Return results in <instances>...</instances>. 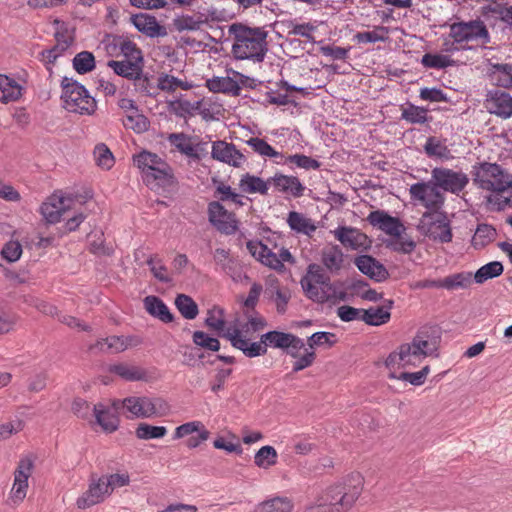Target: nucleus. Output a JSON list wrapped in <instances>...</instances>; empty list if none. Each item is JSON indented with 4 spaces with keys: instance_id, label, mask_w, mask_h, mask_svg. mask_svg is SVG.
<instances>
[{
    "instance_id": "obj_1",
    "label": "nucleus",
    "mask_w": 512,
    "mask_h": 512,
    "mask_svg": "<svg viewBox=\"0 0 512 512\" xmlns=\"http://www.w3.org/2000/svg\"><path fill=\"white\" fill-rule=\"evenodd\" d=\"M363 483L359 473H352L343 481L329 486L316 503L306 506L303 512H329L328 506L332 507V512H347L362 494Z\"/></svg>"
},
{
    "instance_id": "obj_2",
    "label": "nucleus",
    "mask_w": 512,
    "mask_h": 512,
    "mask_svg": "<svg viewBox=\"0 0 512 512\" xmlns=\"http://www.w3.org/2000/svg\"><path fill=\"white\" fill-rule=\"evenodd\" d=\"M367 222L381 231L387 237H378L379 243L375 245L378 253H382L381 247H384L389 253L411 254L416 247V243L407 237L406 226L397 216H392L388 211L377 209L371 211Z\"/></svg>"
},
{
    "instance_id": "obj_3",
    "label": "nucleus",
    "mask_w": 512,
    "mask_h": 512,
    "mask_svg": "<svg viewBox=\"0 0 512 512\" xmlns=\"http://www.w3.org/2000/svg\"><path fill=\"white\" fill-rule=\"evenodd\" d=\"M228 32L233 36L232 55L235 60L263 62L268 48V31L263 27H251L242 22H234Z\"/></svg>"
},
{
    "instance_id": "obj_4",
    "label": "nucleus",
    "mask_w": 512,
    "mask_h": 512,
    "mask_svg": "<svg viewBox=\"0 0 512 512\" xmlns=\"http://www.w3.org/2000/svg\"><path fill=\"white\" fill-rule=\"evenodd\" d=\"M134 165L140 169L144 184L152 191L173 192L179 181L171 165L158 154L143 149L133 155Z\"/></svg>"
},
{
    "instance_id": "obj_5",
    "label": "nucleus",
    "mask_w": 512,
    "mask_h": 512,
    "mask_svg": "<svg viewBox=\"0 0 512 512\" xmlns=\"http://www.w3.org/2000/svg\"><path fill=\"white\" fill-rule=\"evenodd\" d=\"M443 189L437 187L433 181H419L414 183L409 188L410 197L414 201L420 202L427 210L422 214L421 217V228L430 231L435 225L434 222L425 223L431 216H435V213H441L442 207L445 203V195L442 192Z\"/></svg>"
},
{
    "instance_id": "obj_6",
    "label": "nucleus",
    "mask_w": 512,
    "mask_h": 512,
    "mask_svg": "<svg viewBox=\"0 0 512 512\" xmlns=\"http://www.w3.org/2000/svg\"><path fill=\"white\" fill-rule=\"evenodd\" d=\"M294 334L279 330H270L260 336L259 341H251L246 339H235L236 346L240 347V351L247 358H256L267 354L268 348L286 349L290 339Z\"/></svg>"
},
{
    "instance_id": "obj_7",
    "label": "nucleus",
    "mask_w": 512,
    "mask_h": 512,
    "mask_svg": "<svg viewBox=\"0 0 512 512\" xmlns=\"http://www.w3.org/2000/svg\"><path fill=\"white\" fill-rule=\"evenodd\" d=\"M449 36L457 44L478 39L482 40L484 44L490 42L488 28L480 18L452 23Z\"/></svg>"
},
{
    "instance_id": "obj_8",
    "label": "nucleus",
    "mask_w": 512,
    "mask_h": 512,
    "mask_svg": "<svg viewBox=\"0 0 512 512\" xmlns=\"http://www.w3.org/2000/svg\"><path fill=\"white\" fill-rule=\"evenodd\" d=\"M62 93L60 99L63 101L74 98L76 95L81 97H86V105L80 107V109H70L72 113H78L81 115H92L95 113L97 109V101L94 97H92L86 87L78 82L77 80L64 76L61 79L60 83Z\"/></svg>"
},
{
    "instance_id": "obj_9",
    "label": "nucleus",
    "mask_w": 512,
    "mask_h": 512,
    "mask_svg": "<svg viewBox=\"0 0 512 512\" xmlns=\"http://www.w3.org/2000/svg\"><path fill=\"white\" fill-rule=\"evenodd\" d=\"M431 181L443 191L458 195L469 183L465 173L457 172L445 167H435L431 171Z\"/></svg>"
},
{
    "instance_id": "obj_10",
    "label": "nucleus",
    "mask_w": 512,
    "mask_h": 512,
    "mask_svg": "<svg viewBox=\"0 0 512 512\" xmlns=\"http://www.w3.org/2000/svg\"><path fill=\"white\" fill-rule=\"evenodd\" d=\"M209 222L218 231L232 235L238 230V220L233 212H229L220 201L208 204Z\"/></svg>"
},
{
    "instance_id": "obj_11",
    "label": "nucleus",
    "mask_w": 512,
    "mask_h": 512,
    "mask_svg": "<svg viewBox=\"0 0 512 512\" xmlns=\"http://www.w3.org/2000/svg\"><path fill=\"white\" fill-rule=\"evenodd\" d=\"M126 398L114 399L111 403V408L114 413H110L102 403L94 405L93 412L96 423L107 433H113L118 430L120 419L118 413L120 410H125Z\"/></svg>"
},
{
    "instance_id": "obj_12",
    "label": "nucleus",
    "mask_w": 512,
    "mask_h": 512,
    "mask_svg": "<svg viewBox=\"0 0 512 512\" xmlns=\"http://www.w3.org/2000/svg\"><path fill=\"white\" fill-rule=\"evenodd\" d=\"M335 238L345 247L356 251H367L372 246V240L361 230L340 225L334 230Z\"/></svg>"
},
{
    "instance_id": "obj_13",
    "label": "nucleus",
    "mask_w": 512,
    "mask_h": 512,
    "mask_svg": "<svg viewBox=\"0 0 512 512\" xmlns=\"http://www.w3.org/2000/svg\"><path fill=\"white\" fill-rule=\"evenodd\" d=\"M193 137L185 134L183 132L180 133H170L167 136L168 142L175 146L177 151L187 156L188 158H191L193 160L200 161L203 157H205L208 154L207 151V142L199 141L196 144L187 143V141H190Z\"/></svg>"
},
{
    "instance_id": "obj_14",
    "label": "nucleus",
    "mask_w": 512,
    "mask_h": 512,
    "mask_svg": "<svg viewBox=\"0 0 512 512\" xmlns=\"http://www.w3.org/2000/svg\"><path fill=\"white\" fill-rule=\"evenodd\" d=\"M34 468V461L31 457H23L18 462L14 471V484L11 490V497L14 502H21L26 496L28 479Z\"/></svg>"
},
{
    "instance_id": "obj_15",
    "label": "nucleus",
    "mask_w": 512,
    "mask_h": 512,
    "mask_svg": "<svg viewBox=\"0 0 512 512\" xmlns=\"http://www.w3.org/2000/svg\"><path fill=\"white\" fill-rule=\"evenodd\" d=\"M484 106L489 113L500 118L508 119L512 116V96L505 91L489 90L484 100Z\"/></svg>"
},
{
    "instance_id": "obj_16",
    "label": "nucleus",
    "mask_w": 512,
    "mask_h": 512,
    "mask_svg": "<svg viewBox=\"0 0 512 512\" xmlns=\"http://www.w3.org/2000/svg\"><path fill=\"white\" fill-rule=\"evenodd\" d=\"M435 215L437 216L436 218H434V216H431V218H429L428 221L425 222L426 224L429 222L435 223V225L433 226V228L430 229V231H426V229L421 228V221L417 225V230L422 235L434 241H439L441 243L450 242L452 240L453 234L447 212L442 211L441 213H435Z\"/></svg>"
},
{
    "instance_id": "obj_17",
    "label": "nucleus",
    "mask_w": 512,
    "mask_h": 512,
    "mask_svg": "<svg viewBox=\"0 0 512 512\" xmlns=\"http://www.w3.org/2000/svg\"><path fill=\"white\" fill-rule=\"evenodd\" d=\"M130 23L142 34L149 38L165 37L168 32L164 25L160 24L157 18L148 13H136L130 17Z\"/></svg>"
},
{
    "instance_id": "obj_18",
    "label": "nucleus",
    "mask_w": 512,
    "mask_h": 512,
    "mask_svg": "<svg viewBox=\"0 0 512 512\" xmlns=\"http://www.w3.org/2000/svg\"><path fill=\"white\" fill-rule=\"evenodd\" d=\"M218 313L220 315L219 318H216L214 316L213 310H208L207 317L204 320V324L212 331L216 332L218 337L225 338L229 340L231 346L235 349L240 350L239 346H236L237 344L233 343L235 342V339H246V336L242 334V330L239 328H234L231 332L230 329L225 330L226 328V321L224 320V309L218 308Z\"/></svg>"
},
{
    "instance_id": "obj_19",
    "label": "nucleus",
    "mask_w": 512,
    "mask_h": 512,
    "mask_svg": "<svg viewBox=\"0 0 512 512\" xmlns=\"http://www.w3.org/2000/svg\"><path fill=\"white\" fill-rule=\"evenodd\" d=\"M108 372L114 375H117L121 379L128 381V382H136V381H143V382H150L155 377V368L153 372L147 371L146 369L135 366V365H128L126 363H115L110 364L108 366Z\"/></svg>"
},
{
    "instance_id": "obj_20",
    "label": "nucleus",
    "mask_w": 512,
    "mask_h": 512,
    "mask_svg": "<svg viewBox=\"0 0 512 512\" xmlns=\"http://www.w3.org/2000/svg\"><path fill=\"white\" fill-rule=\"evenodd\" d=\"M106 494H109L106 481H104L103 478H96V476L92 474L88 490L76 501L77 507L79 509H86L96 505L104 500Z\"/></svg>"
},
{
    "instance_id": "obj_21",
    "label": "nucleus",
    "mask_w": 512,
    "mask_h": 512,
    "mask_svg": "<svg viewBox=\"0 0 512 512\" xmlns=\"http://www.w3.org/2000/svg\"><path fill=\"white\" fill-rule=\"evenodd\" d=\"M358 270L374 282L381 283L389 277V271L377 258H352Z\"/></svg>"
},
{
    "instance_id": "obj_22",
    "label": "nucleus",
    "mask_w": 512,
    "mask_h": 512,
    "mask_svg": "<svg viewBox=\"0 0 512 512\" xmlns=\"http://www.w3.org/2000/svg\"><path fill=\"white\" fill-rule=\"evenodd\" d=\"M487 76L497 87L512 88V65L508 63H493L487 60Z\"/></svg>"
},
{
    "instance_id": "obj_23",
    "label": "nucleus",
    "mask_w": 512,
    "mask_h": 512,
    "mask_svg": "<svg viewBox=\"0 0 512 512\" xmlns=\"http://www.w3.org/2000/svg\"><path fill=\"white\" fill-rule=\"evenodd\" d=\"M438 347L432 346L427 340L417 338V334L414 336L411 343H403L399 346V359L401 361L409 355L412 356H438Z\"/></svg>"
},
{
    "instance_id": "obj_24",
    "label": "nucleus",
    "mask_w": 512,
    "mask_h": 512,
    "mask_svg": "<svg viewBox=\"0 0 512 512\" xmlns=\"http://www.w3.org/2000/svg\"><path fill=\"white\" fill-rule=\"evenodd\" d=\"M472 168L473 182L482 189H485L483 187L486 186L485 181H491L490 179L493 178L497 182V178L503 176L504 173V168L501 165L486 161L476 163Z\"/></svg>"
},
{
    "instance_id": "obj_25",
    "label": "nucleus",
    "mask_w": 512,
    "mask_h": 512,
    "mask_svg": "<svg viewBox=\"0 0 512 512\" xmlns=\"http://www.w3.org/2000/svg\"><path fill=\"white\" fill-rule=\"evenodd\" d=\"M65 197L52 194L40 206V213L48 224H55L60 221L63 214L67 212L64 206Z\"/></svg>"
},
{
    "instance_id": "obj_26",
    "label": "nucleus",
    "mask_w": 512,
    "mask_h": 512,
    "mask_svg": "<svg viewBox=\"0 0 512 512\" xmlns=\"http://www.w3.org/2000/svg\"><path fill=\"white\" fill-rule=\"evenodd\" d=\"M273 186L279 192L290 194L294 198L304 195L306 187L297 176L276 173L272 176Z\"/></svg>"
},
{
    "instance_id": "obj_27",
    "label": "nucleus",
    "mask_w": 512,
    "mask_h": 512,
    "mask_svg": "<svg viewBox=\"0 0 512 512\" xmlns=\"http://www.w3.org/2000/svg\"><path fill=\"white\" fill-rule=\"evenodd\" d=\"M146 312L162 321L163 323H171L175 320L174 314L170 311L166 303L156 295H148L143 300Z\"/></svg>"
},
{
    "instance_id": "obj_28",
    "label": "nucleus",
    "mask_w": 512,
    "mask_h": 512,
    "mask_svg": "<svg viewBox=\"0 0 512 512\" xmlns=\"http://www.w3.org/2000/svg\"><path fill=\"white\" fill-rule=\"evenodd\" d=\"M139 340L135 336H109L100 339L94 345L95 348L102 352L120 353L125 351L129 346H135Z\"/></svg>"
},
{
    "instance_id": "obj_29",
    "label": "nucleus",
    "mask_w": 512,
    "mask_h": 512,
    "mask_svg": "<svg viewBox=\"0 0 512 512\" xmlns=\"http://www.w3.org/2000/svg\"><path fill=\"white\" fill-rule=\"evenodd\" d=\"M205 86L212 93L230 94L234 97H238L241 94L239 82L229 76H214L206 80Z\"/></svg>"
},
{
    "instance_id": "obj_30",
    "label": "nucleus",
    "mask_w": 512,
    "mask_h": 512,
    "mask_svg": "<svg viewBox=\"0 0 512 512\" xmlns=\"http://www.w3.org/2000/svg\"><path fill=\"white\" fill-rule=\"evenodd\" d=\"M442 289L453 292L457 290L470 289L473 280V273L471 271H461L450 274L444 278H441Z\"/></svg>"
},
{
    "instance_id": "obj_31",
    "label": "nucleus",
    "mask_w": 512,
    "mask_h": 512,
    "mask_svg": "<svg viewBox=\"0 0 512 512\" xmlns=\"http://www.w3.org/2000/svg\"><path fill=\"white\" fill-rule=\"evenodd\" d=\"M235 150V145L233 143H228L223 140H218L213 142L211 157L214 160L219 162L228 164L235 168H239L241 166L240 161L233 159V151Z\"/></svg>"
},
{
    "instance_id": "obj_32",
    "label": "nucleus",
    "mask_w": 512,
    "mask_h": 512,
    "mask_svg": "<svg viewBox=\"0 0 512 512\" xmlns=\"http://www.w3.org/2000/svg\"><path fill=\"white\" fill-rule=\"evenodd\" d=\"M19 259L20 258H1L3 262H0V268L7 280L12 281L15 284H24L27 282L28 275L30 274L28 265L24 267L20 266L18 270H14V268L11 267Z\"/></svg>"
},
{
    "instance_id": "obj_33",
    "label": "nucleus",
    "mask_w": 512,
    "mask_h": 512,
    "mask_svg": "<svg viewBox=\"0 0 512 512\" xmlns=\"http://www.w3.org/2000/svg\"><path fill=\"white\" fill-rule=\"evenodd\" d=\"M23 86L8 75L0 74V91L2 97L0 101L7 104L16 101L22 96Z\"/></svg>"
},
{
    "instance_id": "obj_34",
    "label": "nucleus",
    "mask_w": 512,
    "mask_h": 512,
    "mask_svg": "<svg viewBox=\"0 0 512 512\" xmlns=\"http://www.w3.org/2000/svg\"><path fill=\"white\" fill-rule=\"evenodd\" d=\"M287 224L292 231L298 234L310 236L316 231V225L313 221L297 211H290L288 213Z\"/></svg>"
},
{
    "instance_id": "obj_35",
    "label": "nucleus",
    "mask_w": 512,
    "mask_h": 512,
    "mask_svg": "<svg viewBox=\"0 0 512 512\" xmlns=\"http://www.w3.org/2000/svg\"><path fill=\"white\" fill-rule=\"evenodd\" d=\"M406 105V108H402L401 120L411 124H424L432 120V117L428 116L427 107L417 106L411 102H407Z\"/></svg>"
},
{
    "instance_id": "obj_36",
    "label": "nucleus",
    "mask_w": 512,
    "mask_h": 512,
    "mask_svg": "<svg viewBox=\"0 0 512 512\" xmlns=\"http://www.w3.org/2000/svg\"><path fill=\"white\" fill-rule=\"evenodd\" d=\"M176 309L187 320L195 319L199 314V307L195 300L187 294H177L174 300Z\"/></svg>"
},
{
    "instance_id": "obj_37",
    "label": "nucleus",
    "mask_w": 512,
    "mask_h": 512,
    "mask_svg": "<svg viewBox=\"0 0 512 512\" xmlns=\"http://www.w3.org/2000/svg\"><path fill=\"white\" fill-rule=\"evenodd\" d=\"M239 188L246 193L255 194L259 193L261 195L268 194L267 183L264 180L256 175H252L250 173H246L241 176L239 182Z\"/></svg>"
},
{
    "instance_id": "obj_38",
    "label": "nucleus",
    "mask_w": 512,
    "mask_h": 512,
    "mask_svg": "<svg viewBox=\"0 0 512 512\" xmlns=\"http://www.w3.org/2000/svg\"><path fill=\"white\" fill-rule=\"evenodd\" d=\"M294 504L288 497L276 496L257 505L256 512H291Z\"/></svg>"
},
{
    "instance_id": "obj_39",
    "label": "nucleus",
    "mask_w": 512,
    "mask_h": 512,
    "mask_svg": "<svg viewBox=\"0 0 512 512\" xmlns=\"http://www.w3.org/2000/svg\"><path fill=\"white\" fill-rule=\"evenodd\" d=\"M504 271V266L500 261H491L481 266L473 273V280L476 284H483L490 279L500 276Z\"/></svg>"
},
{
    "instance_id": "obj_40",
    "label": "nucleus",
    "mask_w": 512,
    "mask_h": 512,
    "mask_svg": "<svg viewBox=\"0 0 512 512\" xmlns=\"http://www.w3.org/2000/svg\"><path fill=\"white\" fill-rule=\"evenodd\" d=\"M216 265L221 268L233 281L238 282L242 279H248L244 271L243 264L239 261V258H220Z\"/></svg>"
},
{
    "instance_id": "obj_41",
    "label": "nucleus",
    "mask_w": 512,
    "mask_h": 512,
    "mask_svg": "<svg viewBox=\"0 0 512 512\" xmlns=\"http://www.w3.org/2000/svg\"><path fill=\"white\" fill-rule=\"evenodd\" d=\"M390 319L391 312L379 306L362 309L361 321L369 326H381L388 323Z\"/></svg>"
},
{
    "instance_id": "obj_42",
    "label": "nucleus",
    "mask_w": 512,
    "mask_h": 512,
    "mask_svg": "<svg viewBox=\"0 0 512 512\" xmlns=\"http://www.w3.org/2000/svg\"><path fill=\"white\" fill-rule=\"evenodd\" d=\"M496 235V229L492 225L486 223L479 224L471 239V245L475 249L483 248L492 242Z\"/></svg>"
},
{
    "instance_id": "obj_43",
    "label": "nucleus",
    "mask_w": 512,
    "mask_h": 512,
    "mask_svg": "<svg viewBox=\"0 0 512 512\" xmlns=\"http://www.w3.org/2000/svg\"><path fill=\"white\" fill-rule=\"evenodd\" d=\"M421 64L427 69H446L456 65V61L450 56L438 53H425L421 58Z\"/></svg>"
},
{
    "instance_id": "obj_44",
    "label": "nucleus",
    "mask_w": 512,
    "mask_h": 512,
    "mask_svg": "<svg viewBox=\"0 0 512 512\" xmlns=\"http://www.w3.org/2000/svg\"><path fill=\"white\" fill-rule=\"evenodd\" d=\"M73 69L80 75L88 74L96 68V59L92 52L81 51L72 59Z\"/></svg>"
},
{
    "instance_id": "obj_45",
    "label": "nucleus",
    "mask_w": 512,
    "mask_h": 512,
    "mask_svg": "<svg viewBox=\"0 0 512 512\" xmlns=\"http://www.w3.org/2000/svg\"><path fill=\"white\" fill-rule=\"evenodd\" d=\"M193 87V83L188 81H182L181 79L166 73H162L159 76L158 83L156 86L157 89L168 93H173L177 88H181L183 90H190Z\"/></svg>"
},
{
    "instance_id": "obj_46",
    "label": "nucleus",
    "mask_w": 512,
    "mask_h": 512,
    "mask_svg": "<svg viewBox=\"0 0 512 512\" xmlns=\"http://www.w3.org/2000/svg\"><path fill=\"white\" fill-rule=\"evenodd\" d=\"M193 343L200 349L218 352L221 348L219 339L202 330H196L192 334Z\"/></svg>"
},
{
    "instance_id": "obj_47",
    "label": "nucleus",
    "mask_w": 512,
    "mask_h": 512,
    "mask_svg": "<svg viewBox=\"0 0 512 512\" xmlns=\"http://www.w3.org/2000/svg\"><path fill=\"white\" fill-rule=\"evenodd\" d=\"M135 434L141 440L161 439L167 434V428L142 422L138 424Z\"/></svg>"
},
{
    "instance_id": "obj_48",
    "label": "nucleus",
    "mask_w": 512,
    "mask_h": 512,
    "mask_svg": "<svg viewBox=\"0 0 512 512\" xmlns=\"http://www.w3.org/2000/svg\"><path fill=\"white\" fill-rule=\"evenodd\" d=\"M252 150L265 157L277 158L283 157L281 152L276 151L265 139L259 137H251L245 141Z\"/></svg>"
},
{
    "instance_id": "obj_49",
    "label": "nucleus",
    "mask_w": 512,
    "mask_h": 512,
    "mask_svg": "<svg viewBox=\"0 0 512 512\" xmlns=\"http://www.w3.org/2000/svg\"><path fill=\"white\" fill-rule=\"evenodd\" d=\"M278 454L273 446L265 445L261 447L254 456L255 465L260 468H268L277 463Z\"/></svg>"
},
{
    "instance_id": "obj_50",
    "label": "nucleus",
    "mask_w": 512,
    "mask_h": 512,
    "mask_svg": "<svg viewBox=\"0 0 512 512\" xmlns=\"http://www.w3.org/2000/svg\"><path fill=\"white\" fill-rule=\"evenodd\" d=\"M416 334L417 338L427 340L432 346L439 348L442 329L438 324H425L417 330Z\"/></svg>"
},
{
    "instance_id": "obj_51",
    "label": "nucleus",
    "mask_w": 512,
    "mask_h": 512,
    "mask_svg": "<svg viewBox=\"0 0 512 512\" xmlns=\"http://www.w3.org/2000/svg\"><path fill=\"white\" fill-rule=\"evenodd\" d=\"M208 18L204 20H195L194 16L183 14L181 16H177L173 20L174 28L179 31H197L200 29L201 25L207 24Z\"/></svg>"
},
{
    "instance_id": "obj_52",
    "label": "nucleus",
    "mask_w": 512,
    "mask_h": 512,
    "mask_svg": "<svg viewBox=\"0 0 512 512\" xmlns=\"http://www.w3.org/2000/svg\"><path fill=\"white\" fill-rule=\"evenodd\" d=\"M94 156L98 166L109 170L115 163V158L111 150L104 143H99L94 149Z\"/></svg>"
},
{
    "instance_id": "obj_53",
    "label": "nucleus",
    "mask_w": 512,
    "mask_h": 512,
    "mask_svg": "<svg viewBox=\"0 0 512 512\" xmlns=\"http://www.w3.org/2000/svg\"><path fill=\"white\" fill-rule=\"evenodd\" d=\"M336 334L327 331H318L313 333L307 338L308 346L313 349L316 346L327 345V347H333L337 343Z\"/></svg>"
},
{
    "instance_id": "obj_54",
    "label": "nucleus",
    "mask_w": 512,
    "mask_h": 512,
    "mask_svg": "<svg viewBox=\"0 0 512 512\" xmlns=\"http://www.w3.org/2000/svg\"><path fill=\"white\" fill-rule=\"evenodd\" d=\"M285 162L294 163L297 167L305 170H319L322 165L317 159L304 154L289 155Z\"/></svg>"
},
{
    "instance_id": "obj_55",
    "label": "nucleus",
    "mask_w": 512,
    "mask_h": 512,
    "mask_svg": "<svg viewBox=\"0 0 512 512\" xmlns=\"http://www.w3.org/2000/svg\"><path fill=\"white\" fill-rule=\"evenodd\" d=\"M423 149L428 157L446 158V154L449 153L448 147L442 145L434 136L428 137Z\"/></svg>"
},
{
    "instance_id": "obj_56",
    "label": "nucleus",
    "mask_w": 512,
    "mask_h": 512,
    "mask_svg": "<svg viewBox=\"0 0 512 512\" xmlns=\"http://www.w3.org/2000/svg\"><path fill=\"white\" fill-rule=\"evenodd\" d=\"M213 380L210 381V389L213 393L218 394L225 389L227 379L232 375V368L217 367Z\"/></svg>"
},
{
    "instance_id": "obj_57",
    "label": "nucleus",
    "mask_w": 512,
    "mask_h": 512,
    "mask_svg": "<svg viewBox=\"0 0 512 512\" xmlns=\"http://www.w3.org/2000/svg\"><path fill=\"white\" fill-rule=\"evenodd\" d=\"M145 264L149 266L153 276L158 281L162 283L171 282V278L166 274L167 268L160 258H146Z\"/></svg>"
},
{
    "instance_id": "obj_58",
    "label": "nucleus",
    "mask_w": 512,
    "mask_h": 512,
    "mask_svg": "<svg viewBox=\"0 0 512 512\" xmlns=\"http://www.w3.org/2000/svg\"><path fill=\"white\" fill-rule=\"evenodd\" d=\"M244 316L247 318V323L242 326V331L245 327L250 329L252 332H259L268 326L267 320L259 314L252 312V310L244 311Z\"/></svg>"
},
{
    "instance_id": "obj_59",
    "label": "nucleus",
    "mask_w": 512,
    "mask_h": 512,
    "mask_svg": "<svg viewBox=\"0 0 512 512\" xmlns=\"http://www.w3.org/2000/svg\"><path fill=\"white\" fill-rule=\"evenodd\" d=\"M141 398L139 396L126 397L125 411L131 415H126L127 419L147 418L145 409L141 406Z\"/></svg>"
},
{
    "instance_id": "obj_60",
    "label": "nucleus",
    "mask_w": 512,
    "mask_h": 512,
    "mask_svg": "<svg viewBox=\"0 0 512 512\" xmlns=\"http://www.w3.org/2000/svg\"><path fill=\"white\" fill-rule=\"evenodd\" d=\"M301 284L306 296L310 300L318 303H325L326 301L330 300V296H328L326 292H320L318 287L315 286L310 280L305 278L301 281Z\"/></svg>"
},
{
    "instance_id": "obj_61",
    "label": "nucleus",
    "mask_w": 512,
    "mask_h": 512,
    "mask_svg": "<svg viewBox=\"0 0 512 512\" xmlns=\"http://www.w3.org/2000/svg\"><path fill=\"white\" fill-rule=\"evenodd\" d=\"M420 99L429 102H450L447 94L438 87H423L419 93Z\"/></svg>"
},
{
    "instance_id": "obj_62",
    "label": "nucleus",
    "mask_w": 512,
    "mask_h": 512,
    "mask_svg": "<svg viewBox=\"0 0 512 512\" xmlns=\"http://www.w3.org/2000/svg\"><path fill=\"white\" fill-rule=\"evenodd\" d=\"M308 274L311 278L320 285L326 286L328 289L336 287V284H331L330 277L325 273L323 268L315 263H311L308 266Z\"/></svg>"
},
{
    "instance_id": "obj_63",
    "label": "nucleus",
    "mask_w": 512,
    "mask_h": 512,
    "mask_svg": "<svg viewBox=\"0 0 512 512\" xmlns=\"http://www.w3.org/2000/svg\"><path fill=\"white\" fill-rule=\"evenodd\" d=\"M107 66L111 68L115 75L133 81V74L130 68V60L125 59L121 61L109 60Z\"/></svg>"
},
{
    "instance_id": "obj_64",
    "label": "nucleus",
    "mask_w": 512,
    "mask_h": 512,
    "mask_svg": "<svg viewBox=\"0 0 512 512\" xmlns=\"http://www.w3.org/2000/svg\"><path fill=\"white\" fill-rule=\"evenodd\" d=\"M153 75L148 72H143L142 76L134 82L135 90L145 94L148 97L155 98L158 95V92H152L151 89L154 88L152 84Z\"/></svg>"
}]
</instances>
